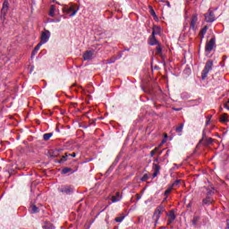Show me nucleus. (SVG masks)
<instances>
[{
    "mask_svg": "<svg viewBox=\"0 0 229 229\" xmlns=\"http://www.w3.org/2000/svg\"><path fill=\"white\" fill-rule=\"evenodd\" d=\"M198 24V14H193L191 16V21L190 23L191 29L193 30V31H196V25Z\"/></svg>",
    "mask_w": 229,
    "mask_h": 229,
    "instance_id": "obj_8",
    "label": "nucleus"
},
{
    "mask_svg": "<svg viewBox=\"0 0 229 229\" xmlns=\"http://www.w3.org/2000/svg\"><path fill=\"white\" fill-rule=\"evenodd\" d=\"M152 171L154 172L152 174V178H157L158 176V174H160V165L154 163L152 165Z\"/></svg>",
    "mask_w": 229,
    "mask_h": 229,
    "instance_id": "obj_10",
    "label": "nucleus"
},
{
    "mask_svg": "<svg viewBox=\"0 0 229 229\" xmlns=\"http://www.w3.org/2000/svg\"><path fill=\"white\" fill-rule=\"evenodd\" d=\"M10 9V4L5 0L3 4L1 13L2 15H6L8 13V10Z\"/></svg>",
    "mask_w": 229,
    "mask_h": 229,
    "instance_id": "obj_13",
    "label": "nucleus"
},
{
    "mask_svg": "<svg viewBox=\"0 0 229 229\" xmlns=\"http://www.w3.org/2000/svg\"><path fill=\"white\" fill-rule=\"evenodd\" d=\"M224 108H226V110H229V104H227V102L224 104Z\"/></svg>",
    "mask_w": 229,
    "mask_h": 229,
    "instance_id": "obj_37",
    "label": "nucleus"
},
{
    "mask_svg": "<svg viewBox=\"0 0 229 229\" xmlns=\"http://www.w3.org/2000/svg\"><path fill=\"white\" fill-rule=\"evenodd\" d=\"M198 221H199V216H194L192 220L193 225H198Z\"/></svg>",
    "mask_w": 229,
    "mask_h": 229,
    "instance_id": "obj_35",
    "label": "nucleus"
},
{
    "mask_svg": "<svg viewBox=\"0 0 229 229\" xmlns=\"http://www.w3.org/2000/svg\"><path fill=\"white\" fill-rule=\"evenodd\" d=\"M115 62V57H112L106 61V64H114Z\"/></svg>",
    "mask_w": 229,
    "mask_h": 229,
    "instance_id": "obj_36",
    "label": "nucleus"
},
{
    "mask_svg": "<svg viewBox=\"0 0 229 229\" xmlns=\"http://www.w3.org/2000/svg\"><path fill=\"white\" fill-rule=\"evenodd\" d=\"M148 44L150 46H158V40H157V38H155V36L151 35L150 38H149V42Z\"/></svg>",
    "mask_w": 229,
    "mask_h": 229,
    "instance_id": "obj_16",
    "label": "nucleus"
},
{
    "mask_svg": "<svg viewBox=\"0 0 229 229\" xmlns=\"http://www.w3.org/2000/svg\"><path fill=\"white\" fill-rule=\"evenodd\" d=\"M208 123H210V120H208L207 123H206V124H208Z\"/></svg>",
    "mask_w": 229,
    "mask_h": 229,
    "instance_id": "obj_44",
    "label": "nucleus"
},
{
    "mask_svg": "<svg viewBox=\"0 0 229 229\" xmlns=\"http://www.w3.org/2000/svg\"><path fill=\"white\" fill-rule=\"evenodd\" d=\"M146 180H149V175L148 174H145L142 177H141V182H146Z\"/></svg>",
    "mask_w": 229,
    "mask_h": 229,
    "instance_id": "obj_33",
    "label": "nucleus"
},
{
    "mask_svg": "<svg viewBox=\"0 0 229 229\" xmlns=\"http://www.w3.org/2000/svg\"><path fill=\"white\" fill-rule=\"evenodd\" d=\"M94 58V51L88 50L83 54V60L90 61Z\"/></svg>",
    "mask_w": 229,
    "mask_h": 229,
    "instance_id": "obj_9",
    "label": "nucleus"
},
{
    "mask_svg": "<svg viewBox=\"0 0 229 229\" xmlns=\"http://www.w3.org/2000/svg\"><path fill=\"white\" fill-rule=\"evenodd\" d=\"M214 47H216V38H212L208 42L206 43L205 52L207 55H210Z\"/></svg>",
    "mask_w": 229,
    "mask_h": 229,
    "instance_id": "obj_2",
    "label": "nucleus"
},
{
    "mask_svg": "<svg viewBox=\"0 0 229 229\" xmlns=\"http://www.w3.org/2000/svg\"><path fill=\"white\" fill-rule=\"evenodd\" d=\"M226 229H229V220H227V223H226Z\"/></svg>",
    "mask_w": 229,
    "mask_h": 229,
    "instance_id": "obj_41",
    "label": "nucleus"
},
{
    "mask_svg": "<svg viewBox=\"0 0 229 229\" xmlns=\"http://www.w3.org/2000/svg\"><path fill=\"white\" fill-rule=\"evenodd\" d=\"M30 212L31 214H37L38 212V208L35 205H32Z\"/></svg>",
    "mask_w": 229,
    "mask_h": 229,
    "instance_id": "obj_30",
    "label": "nucleus"
},
{
    "mask_svg": "<svg viewBox=\"0 0 229 229\" xmlns=\"http://www.w3.org/2000/svg\"><path fill=\"white\" fill-rule=\"evenodd\" d=\"M138 221H139V223H141L142 217L141 216L138 217Z\"/></svg>",
    "mask_w": 229,
    "mask_h": 229,
    "instance_id": "obj_40",
    "label": "nucleus"
},
{
    "mask_svg": "<svg viewBox=\"0 0 229 229\" xmlns=\"http://www.w3.org/2000/svg\"><path fill=\"white\" fill-rule=\"evenodd\" d=\"M212 142H214V140L212 138H208L206 140V144L208 146L210 144H212Z\"/></svg>",
    "mask_w": 229,
    "mask_h": 229,
    "instance_id": "obj_34",
    "label": "nucleus"
},
{
    "mask_svg": "<svg viewBox=\"0 0 229 229\" xmlns=\"http://www.w3.org/2000/svg\"><path fill=\"white\" fill-rule=\"evenodd\" d=\"M159 229H165V226H161Z\"/></svg>",
    "mask_w": 229,
    "mask_h": 229,
    "instance_id": "obj_45",
    "label": "nucleus"
},
{
    "mask_svg": "<svg viewBox=\"0 0 229 229\" xmlns=\"http://www.w3.org/2000/svg\"><path fill=\"white\" fill-rule=\"evenodd\" d=\"M156 55H157V56H162V47L160 46V44H157V46Z\"/></svg>",
    "mask_w": 229,
    "mask_h": 229,
    "instance_id": "obj_24",
    "label": "nucleus"
},
{
    "mask_svg": "<svg viewBox=\"0 0 229 229\" xmlns=\"http://www.w3.org/2000/svg\"><path fill=\"white\" fill-rule=\"evenodd\" d=\"M69 157H72V158H74L76 157V153L74 152L72 154L65 153V155L62 157L61 162H67V158H69Z\"/></svg>",
    "mask_w": 229,
    "mask_h": 229,
    "instance_id": "obj_17",
    "label": "nucleus"
},
{
    "mask_svg": "<svg viewBox=\"0 0 229 229\" xmlns=\"http://www.w3.org/2000/svg\"><path fill=\"white\" fill-rule=\"evenodd\" d=\"M124 217H126V216H124V214H122L120 216L115 217L114 221L116 223H123V221H124Z\"/></svg>",
    "mask_w": 229,
    "mask_h": 229,
    "instance_id": "obj_26",
    "label": "nucleus"
},
{
    "mask_svg": "<svg viewBox=\"0 0 229 229\" xmlns=\"http://www.w3.org/2000/svg\"><path fill=\"white\" fill-rule=\"evenodd\" d=\"M42 228L43 229H55V226L53 225V224H51V222H44Z\"/></svg>",
    "mask_w": 229,
    "mask_h": 229,
    "instance_id": "obj_18",
    "label": "nucleus"
},
{
    "mask_svg": "<svg viewBox=\"0 0 229 229\" xmlns=\"http://www.w3.org/2000/svg\"><path fill=\"white\" fill-rule=\"evenodd\" d=\"M140 198H142V196L139 195V194H136V199L137 201H139V199H140Z\"/></svg>",
    "mask_w": 229,
    "mask_h": 229,
    "instance_id": "obj_38",
    "label": "nucleus"
},
{
    "mask_svg": "<svg viewBox=\"0 0 229 229\" xmlns=\"http://www.w3.org/2000/svg\"><path fill=\"white\" fill-rule=\"evenodd\" d=\"M67 173H73L72 168H69V167L63 168L61 174H67Z\"/></svg>",
    "mask_w": 229,
    "mask_h": 229,
    "instance_id": "obj_28",
    "label": "nucleus"
},
{
    "mask_svg": "<svg viewBox=\"0 0 229 229\" xmlns=\"http://www.w3.org/2000/svg\"><path fill=\"white\" fill-rule=\"evenodd\" d=\"M58 191L63 194H71L74 192V189L69 185H63L60 188H58Z\"/></svg>",
    "mask_w": 229,
    "mask_h": 229,
    "instance_id": "obj_5",
    "label": "nucleus"
},
{
    "mask_svg": "<svg viewBox=\"0 0 229 229\" xmlns=\"http://www.w3.org/2000/svg\"><path fill=\"white\" fill-rule=\"evenodd\" d=\"M159 155H162V151H161V152H159Z\"/></svg>",
    "mask_w": 229,
    "mask_h": 229,
    "instance_id": "obj_48",
    "label": "nucleus"
},
{
    "mask_svg": "<svg viewBox=\"0 0 229 229\" xmlns=\"http://www.w3.org/2000/svg\"><path fill=\"white\" fill-rule=\"evenodd\" d=\"M158 148H155L153 150L150 151V157H155Z\"/></svg>",
    "mask_w": 229,
    "mask_h": 229,
    "instance_id": "obj_32",
    "label": "nucleus"
},
{
    "mask_svg": "<svg viewBox=\"0 0 229 229\" xmlns=\"http://www.w3.org/2000/svg\"><path fill=\"white\" fill-rule=\"evenodd\" d=\"M44 43H42L41 41L35 47L32 55H37L40 49V47H42Z\"/></svg>",
    "mask_w": 229,
    "mask_h": 229,
    "instance_id": "obj_19",
    "label": "nucleus"
},
{
    "mask_svg": "<svg viewBox=\"0 0 229 229\" xmlns=\"http://www.w3.org/2000/svg\"><path fill=\"white\" fill-rule=\"evenodd\" d=\"M168 221H167V225L169 226L171 224L174 222V219H176V215H174V211L171 210L168 214Z\"/></svg>",
    "mask_w": 229,
    "mask_h": 229,
    "instance_id": "obj_12",
    "label": "nucleus"
},
{
    "mask_svg": "<svg viewBox=\"0 0 229 229\" xmlns=\"http://www.w3.org/2000/svg\"><path fill=\"white\" fill-rule=\"evenodd\" d=\"M206 19V22H214L216 21V17L214 16V12L208 11V13L204 14Z\"/></svg>",
    "mask_w": 229,
    "mask_h": 229,
    "instance_id": "obj_7",
    "label": "nucleus"
},
{
    "mask_svg": "<svg viewBox=\"0 0 229 229\" xmlns=\"http://www.w3.org/2000/svg\"><path fill=\"white\" fill-rule=\"evenodd\" d=\"M175 131L179 133V135H182V131H183V123L179 124V126L175 128Z\"/></svg>",
    "mask_w": 229,
    "mask_h": 229,
    "instance_id": "obj_25",
    "label": "nucleus"
},
{
    "mask_svg": "<svg viewBox=\"0 0 229 229\" xmlns=\"http://www.w3.org/2000/svg\"><path fill=\"white\" fill-rule=\"evenodd\" d=\"M228 105H229V98L227 99V102H226Z\"/></svg>",
    "mask_w": 229,
    "mask_h": 229,
    "instance_id": "obj_46",
    "label": "nucleus"
},
{
    "mask_svg": "<svg viewBox=\"0 0 229 229\" xmlns=\"http://www.w3.org/2000/svg\"><path fill=\"white\" fill-rule=\"evenodd\" d=\"M164 212V207L163 206H158L153 215V219L156 223V225L158 223V219H160V216H162Z\"/></svg>",
    "mask_w": 229,
    "mask_h": 229,
    "instance_id": "obj_3",
    "label": "nucleus"
},
{
    "mask_svg": "<svg viewBox=\"0 0 229 229\" xmlns=\"http://www.w3.org/2000/svg\"><path fill=\"white\" fill-rule=\"evenodd\" d=\"M53 1V3H55L56 0H52Z\"/></svg>",
    "mask_w": 229,
    "mask_h": 229,
    "instance_id": "obj_47",
    "label": "nucleus"
},
{
    "mask_svg": "<svg viewBox=\"0 0 229 229\" xmlns=\"http://www.w3.org/2000/svg\"><path fill=\"white\" fill-rule=\"evenodd\" d=\"M210 194H212V191H208L207 198L203 199L202 200L203 205H210L214 203V199H211L210 196H208Z\"/></svg>",
    "mask_w": 229,
    "mask_h": 229,
    "instance_id": "obj_11",
    "label": "nucleus"
},
{
    "mask_svg": "<svg viewBox=\"0 0 229 229\" xmlns=\"http://www.w3.org/2000/svg\"><path fill=\"white\" fill-rule=\"evenodd\" d=\"M166 6H168V8H171V3H169V1H166Z\"/></svg>",
    "mask_w": 229,
    "mask_h": 229,
    "instance_id": "obj_39",
    "label": "nucleus"
},
{
    "mask_svg": "<svg viewBox=\"0 0 229 229\" xmlns=\"http://www.w3.org/2000/svg\"><path fill=\"white\" fill-rule=\"evenodd\" d=\"M220 123H228V114H223L221 115Z\"/></svg>",
    "mask_w": 229,
    "mask_h": 229,
    "instance_id": "obj_22",
    "label": "nucleus"
},
{
    "mask_svg": "<svg viewBox=\"0 0 229 229\" xmlns=\"http://www.w3.org/2000/svg\"><path fill=\"white\" fill-rule=\"evenodd\" d=\"M172 191H173V188H172V186L170 185V186L167 188V190L165 191V196H166V198H167V197L169 196V194H171Z\"/></svg>",
    "mask_w": 229,
    "mask_h": 229,
    "instance_id": "obj_31",
    "label": "nucleus"
},
{
    "mask_svg": "<svg viewBox=\"0 0 229 229\" xmlns=\"http://www.w3.org/2000/svg\"><path fill=\"white\" fill-rule=\"evenodd\" d=\"M152 35L155 37V35H160V27L154 26L152 30Z\"/></svg>",
    "mask_w": 229,
    "mask_h": 229,
    "instance_id": "obj_21",
    "label": "nucleus"
},
{
    "mask_svg": "<svg viewBox=\"0 0 229 229\" xmlns=\"http://www.w3.org/2000/svg\"><path fill=\"white\" fill-rule=\"evenodd\" d=\"M150 15H152L155 21H158V16H157V13H155L153 7H150Z\"/></svg>",
    "mask_w": 229,
    "mask_h": 229,
    "instance_id": "obj_27",
    "label": "nucleus"
},
{
    "mask_svg": "<svg viewBox=\"0 0 229 229\" xmlns=\"http://www.w3.org/2000/svg\"><path fill=\"white\" fill-rule=\"evenodd\" d=\"M166 157H169V150L166 151Z\"/></svg>",
    "mask_w": 229,
    "mask_h": 229,
    "instance_id": "obj_43",
    "label": "nucleus"
},
{
    "mask_svg": "<svg viewBox=\"0 0 229 229\" xmlns=\"http://www.w3.org/2000/svg\"><path fill=\"white\" fill-rule=\"evenodd\" d=\"M63 12L65 15H68V17H74V15L78 13V10H75L73 6L64 7L63 8Z\"/></svg>",
    "mask_w": 229,
    "mask_h": 229,
    "instance_id": "obj_4",
    "label": "nucleus"
},
{
    "mask_svg": "<svg viewBox=\"0 0 229 229\" xmlns=\"http://www.w3.org/2000/svg\"><path fill=\"white\" fill-rule=\"evenodd\" d=\"M181 184H182V179H177L170 186L172 188H174V187H180Z\"/></svg>",
    "mask_w": 229,
    "mask_h": 229,
    "instance_id": "obj_23",
    "label": "nucleus"
},
{
    "mask_svg": "<svg viewBox=\"0 0 229 229\" xmlns=\"http://www.w3.org/2000/svg\"><path fill=\"white\" fill-rule=\"evenodd\" d=\"M207 31H208V26H204L199 33L200 37V40H203V38H205V35L207 34Z\"/></svg>",
    "mask_w": 229,
    "mask_h": 229,
    "instance_id": "obj_14",
    "label": "nucleus"
},
{
    "mask_svg": "<svg viewBox=\"0 0 229 229\" xmlns=\"http://www.w3.org/2000/svg\"><path fill=\"white\" fill-rule=\"evenodd\" d=\"M49 37H51V32H49V30H45L41 32V37H40L41 43L46 44V42L49 40Z\"/></svg>",
    "mask_w": 229,
    "mask_h": 229,
    "instance_id": "obj_6",
    "label": "nucleus"
},
{
    "mask_svg": "<svg viewBox=\"0 0 229 229\" xmlns=\"http://www.w3.org/2000/svg\"><path fill=\"white\" fill-rule=\"evenodd\" d=\"M55 13H56V6L51 5L50 6V12H49L50 17H55Z\"/></svg>",
    "mask_w": 229,
    "mask_h": 229,
    "instance_id": "obj_20",
    "label": "nucleus"
},
{
    "mask_svg": "<svg viewBox=\"0 0 229 229\" xmlns=\"http://www.w3.org/2000/svg\"><path fill=\"white\" fill-rule=\"evenodd\" d=\"M154 162H158V157L155 158Z\"/></svg>",
    "mask_w": 229,
    "mask_h": 229,
    "instance_id": "obj_42",
    "label": "nucleus"
},
{
    "mask_svg": "<svg viewBox=\"0 0 229 229\" xmlns=\"http://www.w3.org/2000/svg\"><path fill=\"white\" fill-rule=\"evenodd\" d=\"M51 137H53V132L45 133V134L43 135L44 140H49V139H51Z\"/></svg>",
    "mask_w": 229,
    "mask_h": 229,
    "instance_id": "obj_29",
    "label": "nucleus"
},
{
    "mask_svg": "<svg viewBox=\"0 0 229 229\" xmlns=\"http://www.w3.org/2000/svg\"><path fill=\"white\" fill-rule=\"evenodd\" d=\"M122 198L123 197L121 196V193L118 191V192H116L115 196H113L111 198V201H112V203H117V201H121Z\"/></svg>",
    "mask_w": 229,
    "mask_h": 229,
    "instance_id": "obj_15",
    "label": "nucleus"
},
{
    "mask_svg": "<svg viewBox=\"0 0 229 229\" xmlns=\"http://www.w3.org/2000/svg\"><path fill=\"white\" fill-rule=\"evenodd\" d=\"M212 67H214V61L208 60L204 69L201 72V80H207V76H208V72L212 71Z\"/></svg>",
    "mask_w": 229,
    "mask_h": 229,
    "instance_id": "obj_1",
    "label": "nucleus"
}]
</instances>
